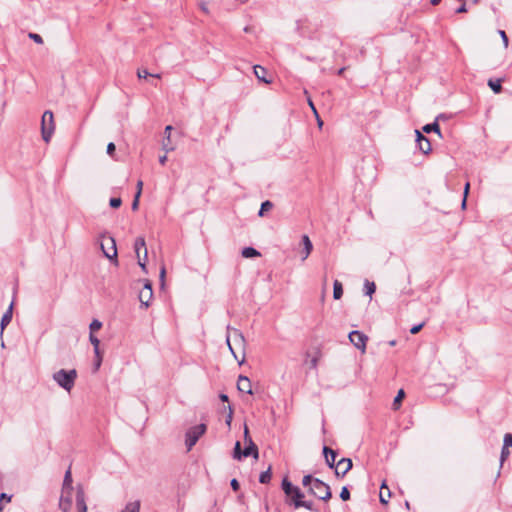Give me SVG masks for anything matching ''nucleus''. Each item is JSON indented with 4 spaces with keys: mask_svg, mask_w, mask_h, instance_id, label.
<instances>
[{
    "mask_svg": "<svg viewBox=\"0 0 512 512\" xmlns=\"http://www.w3.org/2000/svg\"><path fill=\"white\" fill-rule=\"evenodd\" d=\"M404 397H405V392L403 389H400L393 400V403H392L393 410H398L400 408L401 402Z\"/></svg>",
    "mask_w": 512,
    "mask_h": 512,
    "instance_id": "393cba45",
    "label": "nucleus"
},
{
    "mask_svg": "<svg viewBox=\"0 0 512 512\" xmlns=\"http://www.w3.org/2000/svg\"><path fill=\"white\" fill-rule=\"evenodd\" d=\"M415 134H416V144H417V147L418 149L423 153V154H428L431 152V143H430V140L424 136L420 131L418 130H415Z\"/></svg>",
    "mask_w": 512,
    "mask_h": 512,
    "instance_id": "9b49d317",
    "label": "nucleus"
},
{
    "mask_svg": "<svg viewBox=\"0 0 512 512\" xmlns=\"http://www.w3.org/2000/svg\"><path fill=\"white\" fill-rule=\"evenodd\" d=\"M512 446V434L506 433L503 440V447L509 448Z\"/></svg>",
    "mask_w": 512,
    "mask_h": 512,
    "instance_id": "ea45409f",
    "label": "nucleus"
},
{
    "mask_svg": "<svg viewBox=\"0 0 512 512\" xmlns=\"http://www.w3.org/2000/svg\"><path fill=\"white\" fill-rule=\"evenodd\" d=\"M272 473L271 467H269L266 471H263L259 476V482L261 484H268L271 481Z\"/></svg>",
    "mask_w": 512,
    "mask_h": 512,
    "instance_id": "cd10ccee",
    "label": "nucleus"
},
{
    "mask_svg": "<svg viewBox=\"0 0 512 512\" xmlns=\"http://www.w3.org/2000/svg\"><path fill=\"white\" fill-rule=\"evenodd\" d=\"M316 478H314L312 475L308 474L305 475L302 479V484L304 487H312V484H314Z\"/></svg>",
    "mask_w": 512,
    "mask_h": 512,
    "instance_id": "72a5a7b5",
    "label": "nucleus"
},
{
    "mask_svg": "<svg viewBox=\"0 0 512 512\" xmlns=\"http://www.w3.org/2000/svg\"><path fill=\"white\" fill-rule=\"evenodd\" d=\"M317 364H318V359L316 357H313L310 361V367L312 369H316L317 367Z\"/></svg>",
    "mask_w": 512,
    "mask_h": 512,
    "instance_id": "13d9d810",
    "label": "nucleus"
},
{
    "mask_svg": "<svg viewBox=\"0 0 512 512\" xmlns=\"http://www.w3.org/2000/svg\"><path fill=\"white\" fill-rule=\"evenodd\" d=\"M101 327H102L101 321H99L98 319L92 320V322L89 325L90 333H94L95 331L101 329Z\"/></svg>",
    "mask_w": 512,
    "mask_h": 512,
    "instance_id": "f704fd0d",
    "label": "nucleus"
},
{
    "mask_svg": "<svg viewBox=\"0 0 512 512\" xmlns=\"http://www.w3.org/2000/svg\"><path fill=\"white\" fill-rule=\"evenodd\" d=\"M207 426L204 423L189 428L185 434V445L187 451H190L197 443L199 438L206 432Z\"/></svg>",
    "mask_w": 512,
    "mask_h": 512,
    "instance_id": "20e7f679",
    "label": "nucleus"
},
{
    "mask_svg": "<svg viewBox=\"0 0 512 512\" xmlns=\"http://www.w3.org/2000/svg\"><path fill=\"white\" fill-rule=\"evenodd\" d=\"M12 313H13V302L9 305L6 312L3 314L1 321H0V327H1V333L6 328V326L11 322L12 320Z\"/></svg>",
    "mask_w": 512,
    "mask_h": 512,
    "instance_id": "f3484780",
    "label": "nucleus"
},
{
    "mask_svg": "<svg viewBox=\"0 0 512 512\" xmlns=\"http://www.w3.org/2000/svg\"><path fill=\"white\" fill-rule=\"evenodd\" d=\"M226 342H227V345H228V347H229L230 351H231V352H232V354L234 355V357H235V358H237V356L235 355V352H234V350H233V348H232V346H231V344H230L229 337H227Z\"/></svg>",
    "mask_w": 512,
    "mask_h": 512,
    "instance_id": "e2e57ef3",
    "label": "nucleus"
},
{
    "mask_svg": "<svg viewBox=\"0 0 512 512\" xmlns=\"http://www.w3.org/2000/svg\"><path fill=\"white\" fill-rule=\"evenodd\" d=\"M230 486L232 488L233 491H238L240 489V484L238 482V480L236 478H233L231 481H230Z\"/></svg>",
    "mask_w": 512,
    "mask_h": 512,
    "instance_id": "de8ad7c7",
    "label": "nucleus"
},
{
    "mask_svg": "<svg viewBox=\"0 0 512 512\" xmlns=\"http://www.w3.org/2000/svg\"><path fill=\"white\" fill-rule=\"evenodd\" d=\"M95 359H98L99 357H102L100 349L97 348V350H94Z\"/></svg>",
    "mask_w": 512,
    "mask_h": 512,
    "instance_id": "338daca9",
    "label": "nucleus"
},
{
    "mask_svg": "<svg viewBox=\"0 0 512 512\" xmlns=\"http://www.w3.org/2000/svg\"><path fill=\"white\" fill-rule=\"evenodd\" d=\"M142 249H143V252L145 251V249H147L146 242H145V238L143 236H139L135 239V242H134V251H135L137 257H139V255H141Z\"/></svg>",
    "mask_w": 512,
    "mask_h": 512,
    "instance_id": "412c9836",
    "label": "nucleus"
},
{
    "mask_svg": "<svg viewBox=\"0 0 512 512\" xmlns=\"http://www.w3.org/2000/svg\"><path fill=\"white\" fill-rule=\"evenodd\" d=\"M390 497H391V491L388 488V486L386 485V483L383 482L381 487H380V493H379L380 502L382 504H387L388 503V499Z\"/></svg>",
    "mask_w": 512,
    "mask_h": 512,
    "instance_id": "aec40b11",
    "label": "nucleus"
},
{
    "mask_svg": "<svg viewBox=\"0 0 512 512\" xmlns=\"http://www.w3.org/2000/svg\"><path fill=\"white\" fill-rule=\"evenodd\" d=\"M309 493L323 501H328L332 497L330 486L320 479H315L314 484L309 488Z\"/></svg>",
    "mask_w": 512,
    "mask_h": 512,
    "instance_id": "39448f33",
    "label": "nucleus"
},
{
    "mask_svg": "<svg viewBox=\"0 0 512 512\" xmlns=\"http://www.w3.org/2000/svg\"><path fill=\"white\" fill-rule=\"evenodd\" d=\"M140 511V501L135 500L132 502H128L124 509L121 510V512H139Z\"/></svg>",
    "mask_w": 512,
    "mask_h": 512,
    "instance_id": "5701e85b",
    "label": "nucleus"
},
{
    "mask_svg": "<svg viewBox=\"0 0 512 512\" xmlns=\"http://www.w3.org/2000/svg\"><path fill=\"white\" fill-rule=\"evenodd\" d=\"M342 295H343L342 284L338 280H335L333 283V298L335 300H338L342 297Z\"/></svg>",
    "mask_w": 512,
    "mask_h": 512,
    "instance_id": "b1692460",
    "label": "nucleus"
},
{
    "mask_svg": "<svg viewBox=\"0 0 512 512\" xmlns=\"http://www.w3.org/2000/svg\"><path fill=\"white\" fill-rule=\"evenodd\" d=\"M172 130V126L171 125H167L165 127V130H164V134H165V140H167V142L170 141V132Z\"/></svg>",
    "mask_w": 512,
    "mask_h": 512,
    "instance_id": "603ef678",
    "label": "nucleus"
},
{
    "mask_svg": "<svg viewBox=\"0 0 512 512\" xmlns=\"http://www.w3.org/2000/svg\"><path fill=\"white\" fill-rule=\"evenodd\" d=\"M76 508L77 512H87L85 492L81 485H78L76 490Z\"/></svg>",
    "mask_w": 512,
    "mask_h": 512,
    "instance_id": "f8f14e48",
    "label": "nucleus"
},
{
    "mask_svg": "<svg viewBox=\"0 0 512 512\" xmlns=\"http://www.w3.org/2000/svg\"><path fill=\"white\" fill-rule=\"evenodd\" d=\"M273 208V203L270 200H266L261 203L260 210L258 212V216L263 217L264 213L271 210Z\"/></svg>",
    "mask_w": 512,
    "mask_h": 512,
    "instance_id": "7c9ffc66",
    "label": "nucleus"
},
{
    "mask_svg": "<svg viewBox=\"0 0 512 512\" xmlns=\"http://www.w3.org/2000/svg\"><path fill=\"white\" fill-rule=\"evenodd\" d=\"M136 188H137V191H136L135 195L141 196L142 188H143V181L142 180H138Z\"/></svg>",
    "mask_w": 512,
    "mask_h": 512,
    "instance_id": "864d4df0",
    "label": "nucleus"
},
{
    "mask_svg": "<svg viewBox=\"0 0 512 512\" xmlns=\"http://www.w3.org/2000/svg\"><path fill=\"white\" fill-rule=\"evenodd\" d=\"M72 475L70 468L65 472L64 479H63V485H62V491L63 493H66L67 491H72Z\"/></svg>",
    "mask_w": 512,
    "mask_h": 512,
    "instance_id": "6ab92c4d",
    "label": "nucleus"
},
{
    "mask_svg": "<svg viewBox=\"0 0 512 512\" xmlns=\"http://www.w3.org/2000/svg\"><path fill=\"white\" fill-rule=\"evenodd\" d=\"M249 456H252L254 459L259 458L258 447L254 441H250L249 444H245L244 449H241V444L239 441H237L233 449V458L236 460H242L243 458H247Z\"/></svg>",
    "mask_w": 512,
    "mask_h": 512,
    "instance_id": "7ed1b4c3",
    "label": "nucleus"
},
{
    "mask_svg": "<svg viewBox=\"0 0 512 512\" xmlns=\"http://www.w3.org/2000/svg\"><path fill=\"white\" fill-rule=\"evenodd\" d=\"M200 8L204 13H208V7L206 3H201Z\"/></svg>",
    "mask_w": 512,
    "mask_h": 512,
    "instance_id": "0e129e2a",
    "label": "nucleus"
},
{
    "mask_svg": "<svg viewBox=\"0 0 512 512\" xmlns=\"http://www.w3.org/2000/svg\"><path fill=\"white\" fill-rule=\"evenodd\" d=\"M101 363H102V357H99L98 359H95V361H94V369H95V371H97L100 368Z\"/></svg>",
    "mask_w": 512,
    "mask_h": 512,
    "instance_id": "4d7b16f0",
    "label": "nucleus"
},
{
    "mask_svg": "<svg viewBox=\"0 0 512 512\" xmlns=\"http://www.w3.org/2000/svg\"><path fill=\"white\" fill-rule=\"evenodd\" d=\"M298 508H305L309 511H314V504L312 501H305L303 500L302 502H298L296 503V509Z\"/></svg>",
    "mask_w": 512,
    "mask_h": 512,
    "instance_id": "473e14b6",
    "label": "nucleus"
},
{
    "mask_svg": "<svg viewBox=\"0 0 512 512\" xmlns=\"http://www.w3.org/2000/svg\"><path fill=\"white\" fill-rule=\"evenodd\" d=\"M165 273H166L165 268H164V267H162V268H161V270H160V279H161L162 281H163V279H164V277H165Z\"/></svg>",
    "mask_w": 512,
    "mask_h": 512,
    "instance_id": "69168bd1",
    "label": "nucleus"
},
{
    "mask_svg": "<svg viewBox=\"0 0 512 512\" xmlns=\"http://www.w3.org/2000/svg\"><path fill=\"white\" fill-rule=\"evenodd\" d=\"M509 454H510L509 448L502 447V449H501V455H500V467H502L503 462H504V461H505V459L509 456Z\"/></svg>",
    "mask_w": 512,
    "mask_h": 512,
    "instance_id": "58836bf2",
    "label": "nucleus"
},
{
    "mask_svg": "<svg viewBox=\"0 0 512 512\" xmlns=\"http://www.w3.org/2000/svg\"><path fill=\"white\" fill-rule=\"evenodd\" d=\"M137 76L140 79H142V78L146 79L147 77H153V78H158V79L161 78L160 74H152V73H149L147 71V69H140V68L137 70Z\"/></svg>",
    "mask_w": 512,
    "mask_h": 512,
    "instance_id": "2f4dec72",
    "label": "nucleus"
},
{
    "mask_svg": "<svg viewBox=\"0 0 512 512\" xmlns=\"http://www.w3.org/2000/svg\"><path fill=\"white\" fill-rule=\"evenodd\" d=\"M138 258V265L140 266L141 270L144 272V273H147V266H146V262H147V258H148V251L147 249H145L144 253H143V257H141V255H139Z\"/></svg>",
    "mask_w": 512,
    "mask_h": 512,
    "instance_id": "c756f323",
    "label": "nucleus"
},
{
    "mask_svg": "<svg viewBox=\"0 0 512 512\" xmlns=\"http://www.w3.org/2000/svg\"><path fill=\"white\" fill-rule=\"evenodd\" d=\"M77 371L75 369H60L53 373L52 379L64 390L70 392L75 385L77 379Z\"/></svg>",
    "mask_w": 512,
    "mask_h": 512,
    "instance_id": "f03ea898",
    "label": "nucleus"
},
{
    "mask_svg": "<svg viewBox=\"0 0 512 512\" xmlns=\"http://www.w3.org/2000/svg\"><path fill=\"white\" fill-rule=\"evenodd\" d=\"M469 189H470V183L467 182L464 187V197H463V201H462V208L466 207V199H467V196L469 193Z\"/></svg>",
    "mask_w": 512,
    "mask_h": 512,
    "instance_id": "79ce46f5",
    "label": "nucleus"
},
{
    "mask_svg": "<svg viewBox=\"0 0 512 512\" xmlns=\"http://www.w3.org/2000/svg\"><path fill=\"white\" fill-rule=\"evenodd\" d=\"M12 495H8L6 493H1L0 495V501L9 503L11 501Z\"/></svg>",
    "mask_w": 512,
    "mask_h": 512,
    "instance_id": "3c124183",
    "label": "nucleus"
},
{
    "mask_svg": "<svg viewBox=\"0 0 512 512\" xmlns=\"http://www.w3.org/2000/svg\"><path fill=\"white\" fill-rule=\"evenodd\" d=\"M138 298L142 307L148 308L150 306V303L153 299V290L152 284L149 280H145V284L140 290Z\"/></svg>",
    "mask_w": 512,
    "mask_h": 512,
    "instance_id": "1a4fd4ad",
    "label": "nucleus"
},
{
    "mask_svg": "<svg viewBox=\"0 0 512 512\" xmlns=\"http://www.w3.org/2000/svg\"><path fill=\"white\" fill-rule=\"evenodd\" d=\"M101 250L106 258L111 260L115 265H118L117 247L113 237H104V240L101 242Z\"/></svg>",
    "mask_w": 512,
    "mask_h": 512,
    "instance_id": "0eeeda50",
    "label": "nucleus"
},
{
    "mask_svg": "<svg viewBox=\"0 0 512 512\" xmlns=\"http://www.w3.org/2000/svg\"><path fill=\"white\" fill-rule=\"evenodd\" d=\"M281 488L286 495V504L296 509V503L304 500V493L298 486L291 483L288 477H284L281 482Z\"/></svg>",
    "mask_w": 512,
    "mask_h": 512,
    "instance_id": "f257e3e1",
    "label": "nucleus"
},
{
    "mask_svg": "<svg viewBox=\"0 0 512 512\" xmlns=\"http://www.w3.org/2000/svg\"><path fill=\"white\" fill-rule=\"evenodd\" d=\"M376 291V285L374 282H370L368 280L365 281L364 283V292H365V295L367 296H372Z\"/></svg>",
    "mask_w": 512,
    "mask_h": 512,
    "instance_id": "c85d7f7f",
    "label": "nucleus"
},
{
    "mask_svg": "<svg viewBox=\"0 0 512 512\" xmlns=\"http://www.w3.org/2000/svg\"><path fill=\"white\" fill-rule=\"evenodd\" d=\"M72 506V491L62 492L59 500V508L62 512H69Z\"/></svg>",
    "mask_w": 512,
    "mask_h": 512,
    "instance_id": "ddd939ff",
    "label": "nucleus"
},
{
    "mask_svg": "<svg viewBox=\"0 0 512 512\" xmlns=\"http://www.w3.org/2000/svg\"><path fill=\"white\" fill-rule=\"evenodd\" d=\"M498 34L500 35V37L502 39L504 47L507 48L509 45V40H508V36H507L506 32L504 30H498Z\"/></svg>",
    "mask_w": 512,
    "mask_h": 512,
    "instance_id": "a19ab883",
    "label": "nucleus"
},
{
    "mask_svg": "<svg viewBox=\"0 0 512 512\" xmlns=\"http://www.w3.org/2000/svg\"><path fill=\"white\" fill-rule=\"evenodd\" d=\"M423 131L425 133H430L432 131L436 132L439 136H441V133H440V126L438 124L437 121L433 122V123H430V124H426L425 126H423Z\"/></svg>",
    "mask_w": 512,
    "mask_h": 512,
    "instance_id": "bb28decb",
    "label": "nucleus"
},
{
    "mask_svg": "<svg viewBox=\"0 0 512 512\" xmlns=\"http://www.w3.org/2000/svg\"><path fill=\"white\" fill-rule=\"evenodd\" d=\"M488 86L491 88V90L495 94H499L502 91V85H501V80L500 79H496V80L489 79L488 80Z\"/></svg>",
    "mask_w": 512,
    "mask_h": 512,
    "instance_id": "a878e982",
    "label": "nucleus"
},
{
    "mask_svg": "<svg viewBox=\"0 0 512 512\" xmlns=\"http://www.w3.org/2000/svg\"><path fill=\"white\" fill-rule=\"evenodd\" d=\"M235 337L239 339L241 344H244L245 338L242 333H240L238 330H234Z\"/></svg>",
    "mask_w": 512,
    "mask_h": 512,
    "instance_id": "5fc2aeb1",
    "label": "nucleus"
},
{
    "mask_svg": "<svg viewBox=\"0 0 512 512\" xmlns=\"http://www.w3.org/2000/svg\"><path fill=\"white\" fill-rule=\"evenodd\" d=\"M425 325L424 322L420 323V324H417V325H414L410 328V333L411 334H417L418 332H420V330L423 328V326Z\"/></svg>",
    "mask_w": 512,
    "mask_h": 512,
    "instance_id": "c03bdc74",
    "label": "nucleus"
},
{
    "mask_svg": "<svg viewBox=\"0 0 512 512\" xmlns=\"http://www.w3.org/2000/svg\"><path fill=\"white\" fill-rule=\"evenodd\" d=\"M237 388L240 392L252 394V386L250 379L246 376L240 375L237 382Z\"/></svg>",
    "mask_w": 512,
    "mask_h": 512,
    "instance_id": "2eb2a0df",
    "label": "nucleus"
},
{
    "mask_svg": "<svg viewBox=\"0 0 512 512\" xmlns=\"http://www.w3.org/2000/svg\"><path fill=\"white\" fill-rule=\"evenodd\" d=\"M219 398H220V400H221L222 402H228V401H229V397H228V395H227V394H224V393H221V394L219 395Z\"/></svg>",
    "mask_w": 512,
    "mask_h": 512,
    "instance_id": "052dcab7",
    "label": "nucleus"
},
{
    "mask_svg": "<svg viewBox=\"0 0 512 512\" xmlns=\"http://www.w3.org/2000/svg\"><path fill=\"white\" fill-rule=\"evenodd\" d=\"M241 255L244 258H254L260 256V252L253 247H245L241 251Z\"/></svg>",
    "mask_w": 512,
    "mask_h": 512,
    "instance_id": "4be33fe9",
    "label": "nucleus"
},
{
    "mask_svg": "<svg viewBox=\"0 0 512 512\" xmlns=\"http://www.w3.org/2000/svg\"><path fill=\"white\" fill-rule=\"evenodd\" d=\"M121 204H122V200L119 197H113L109 201L110 207L115 208V209L119 208L121 206Z\"/></svg>",
    "mask_w": 512,
    "mask_h": 512,
    "instance_id": "4c0bfd02",
    "label": "nucleus"
},
{
    "mask_svg": "<svg viewBox=\"0 0 512 512\" xmlns=\"http://www.w3.org/2000/svg\"><path fill=\"white\" fill-rule=\"evenodd\" d=\"M166 161H167V155L166 154H164V155L159 157V162H160L161 165H164L166 163Z\"/></svg>",
    "mask_w": 512,
    "mask_h": 512,
    "instance_id": "680f3d73",
    "label": "nucleus"
},
{
    "mask_svg": "<svg viewBox=\"0 0 512 512\" xmlns=\"http://www.w3.org/2000/svg\"><path fill=\"white\" fill-rule=\"evenodd\" d=\"M323 454L325 456V461H326V464L328 465V467L335 469V466L337 463L336 462L337 452L335 450L329 448L328 446H324Z\"/></svg>",
    "mask_w": 512,
    "mask_h": 512,
    "instance_id": "4468645a",
    "label": "nucleus"
},
{
    "mask_svg": "<svg viewBox=\"0 0 512 512\" xmlns=\"http://www.w3.org/2000/svg\"><path fill=\"white\" fill-rule=\"evenodd\" d=\"M302 244H303V256H302V260H306L308 258V256L310 255L312 249H313V244L309 238L308 235H303L302 236Z\"/></svg>",
    "mask_w": 512,
    "mask_h": 512,
    "instance_id": "dca6fc26",
    "label": "nucleus"
},
{
    "mask_svg": "<svg viewBox=\"0 0 512 512\" xmlns=\"http://www.w3.org/2000/svg\"><path fill=\"white\" fill-rule=\"evenodd\" d=\"M353 464L350 458L340 459L335 466V475L343 478L351 470Z\"/></svg>",
    "mask_w": 512,
    "mask_h": 512,
    "instance_id": "9d476101",
    "label": "nucleus"
},
{
    "mask_svg": "<svg viewBox=\"0 0 512 512\" xmlns=\"http://www.w3.org/2000/svg\"><path fill=\"white\" fill-rule=\"evenodd\" d=\"M345 69H346L345 67H342V68L338 69L337 70V75H339V76L343 75Z\"/></svg>",
    "mask_w": 512,
    "mask_h": 512,
    "instance_id": "774afa93",
    "label": "nucleus"
},
{
    "mask_svg": "<svg viewBox=\"0 0 512 512\" xmlns=\"http://www.w3.org/2000/svg\"><path fill=\"white\" fill-rule=\"evenodd\" d=\"M55 124L53 120V113L47 110L42 115L41 120V133L43 140L48 143L54 133Z\"/></svg>",
    "mask_w": 512,
    "mask_h": 512,
    "instance_id": "423d86ee",
    "label": "nucleus"
},
{
    "mask_svg": "<svg viewBox=\"0 0 512 512\" xmlns=\"http://www.w3.org/2000/svg\"><path fill=\"white\" fill-rule=\"evenodd\" d=\"M250 441H253V440L249 434V429H248L247 425H245L244 426V443L249 444Z\"/></svg>",
    "mask_w": 512,
    "mask_h": 512,
    "instance_id": "a18cd8bd",
    "label": "nucleus"
},
{
    "mask_svg": "<svg viewBox=\"0 0 512 512\" xmlns=\"http://www.w3.org/2000/svg\"><path fill=\"white\" fill-rule=\"evenodd\" d=\"M253 70H254V74L255 76L257 77V79L261 82H264V83H270L271 80L269 79H266L265 75L267 74V70L262 67L261 65H255L253 67Z\"/></svg>",
    "mask_w": 512,
    "mask_h": 512,
    "instance_id": "a211bd4d",
    "label": "nucleus"
},
{
    "mask_svg": "<svg viewBox=\"0 0 512 512\" xmlns=\"http://www.w3.org/2000/svg\"><path fill=\"white\" fill-rule=\"evenodd\" d=\"M167 140H163V149L166 151V152H169V151H172L173 150V147H170L168 145V143H166Z\"/></svg>",
    "mask_w": 512,
    "mask_h": 512,
    "instance_id": "bf43d9fd",
    "label": "nucleus"
},
{
    "mask_svg": "<svg viewBox=\"0 0 512 512\" xmlns=\"http://www.w3.org/2000/svg\"><path fill=\"white\" fill-rule=\"evenodd\" d=\"M139 198H140V196H138V195L134 196V199H133V202H132V205H131V208L134 211L137 210L138 207H139Z\"/></svg>",
    "mask_w": 512,
    "mask_h": 512,
    "instance_id": "8fccbe9b",
    "label": "nucleus"
},
{
    "mask_svg": "<svg viewBox=\"0 0 512 512\" xmlns=\"http://www.w3.org/2000/svg\"><path fill=\"white\" fill-rule=\"evenodd\" d=\"M115 144L113 142H110L108 145H107V154L110 155V156H113L114 155V152H115Z\"/></svg>",
    "mask_w": 512,
    "mask_h": 512,
    "instance_id": "09e8293b",
    "label": "nucleus"
},
{
    "mask_svg": "<svg viewBox=\"0 0 512 512\" xmlns=\"http://www.w3.org/2000/svg\"><path fill=\"white\" fill-rule=\"evenodd\" d=\"M350 491L349 489L344 486L342 487L341 489V492H340V498L343 500V501H348L350 499Z\"/></svg>",
    "mask_w": 512,
    "mask_h": 512,
    "instance_id": "e433bc0d",
    "label": "nucleus"
},
{
    "mask_svg": "<svg viewBox=\"0 0 512 512\" xmlns=\"http://www.w3.org/2000/svg\"><path fill=\"white\" fill-rule=\"evenodd\" d=\"M29 38L32 39L35 43L42 44L43 39L39 34L29 33Z\"/></svg>",
    "mask_w": 512,
    "mask_h": 512,
    "instance_id": "37998d69",
    "label": "nucleus"
},
{
    "mask_svg": "<svg viewBox=\"0 0 512 512\" xmlns=\"http://www.w3.org/2000/svg\"><path fill=\"white\" fill-rule=\"evenodd\" d=\"M89 341L93 345L94 350L99 348L100 340L94 335V333L89 334Z\"/></svg>",
    "mask_w": 512,
    "mask_h": 512,
    "instance_id": "c9c22d12",
    "label": "nucleus"
},
{
    "mask_svg": "<svg viewBox=\"0 0 512 512\" xmlns=\"http://www.w3.org/2000/svg\"><path fill=\"white\" fill-rule=\"evenodd\" d=\"M350 343L362 353L366 351L368 336L359 330H353L348 335Z\"/></svg>",
    "mask_w": 512,
    "mask_h": 512,
    "instance_id": "6e6552de",
    "label": "nucleus"
},
{
    "mask_svg": "<svg viewBox=\"0 0 512 512\" xmlns=\"http://www.w3.org/2000/svg\"><path fill=\"white\" fill-rule=\"evenodd\" d=\"M467 12V7H466V4L465 3H462L461 6H459L457 9H456V13H465Z\"/></svg>",
    "mask_w": 512,
    "mask_h": 512,
    "instance_id": "6e6d98bb",
    "label": "nucleus"
},
{
    "mask_svg": "<svg viewBox=\"0 0 512 512\" xmlns=\"http://www.w3.org/2000/svg\"><path fill=\"white\" fill-rule=\"evenodd\" d=\"M232 417H233V409H232V407L230 405H228V414H227V417H226V424L228 426L231 425Z\"/></svg>",
    "mask_w": 512,
    "mask_h": 512,
    "instance_id": "49530a36",
    "label": "nucleus"
}]
</instances>
